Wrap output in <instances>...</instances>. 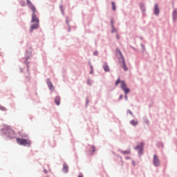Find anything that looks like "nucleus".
<instances>
[{
  "label": "nucleus",
  "instance_id": "obj_18",
  "mask_svg": "<svg viewBox=\"0 0 177 177\" xmlns=\"http://www.w3.org/2000/svg\"><path fill=\"white\" fill-rule=\"evenodd\" d=\"M120 82L121 83V80H120V78H119L116 80L115 85L117 86V85H118V84H120Z\"/></svg>",
  "mask_w": 177,
  "mask_h": 177
},
{
  "label": "nucleus",
  "instance_id": "obj_21",
  "mask_svg": "<svg viewBox=\"0 0 177 177\" xmlns=\"http://www.w3.org/2000/svg\"><path fill=\"white\" fill-rule=\"evenodd\" d=\"M91 149H92V151H93V153H95V147H93V146H92L91 147Z\"/></svg>",
  "mask_w": 177,
  "mask_h": 177
},
{
  "label": "nucleus",
  "instance_id": "obj_7",
  "mask_svg": "<svg viewBox=\"0 0 177 177\" xmlns=\"http://www.w3.org/2000/svg\"><path fill=\"white\" fill-rule=\"evenodd\" d=\"M103 68H104V71H106V73H109V71H110V67L109 66L107 63H105L103 65Z\"/></svg>",
  "mask_w": 177,
  "mask_h": 177
},
{
  "label": "nucleus",
  "instance_id": "obj_26",
  "mask_svg": "<svg viewBox=\"0 0 177 177\" xmlns=\"http://www.w3.org/2000/svg\"><path fill=\"white\" fill-rule=\"evenodd\" d=\"M128 111L132 115V111Z\"/></svg>",
  "mask_w": 177,
  "mask_h": 177
},
{
  "label": "nucleus",
  "instance_id": "obj_16",
  "mask_svg": "<svg viewBox=\"0 0 177 177\" xmlns=\"http://www.w3.org/2000/svg\"><path fill=\"white\" fill-rule=\"evenodd\" d=\"M111 5H112V9L113 10H115V3H114L113 1L111 2Z\"/></svg>",
  "mask_w": 177,
  "mask_h": 177
},
{
  "label": "nucleus",
  "instance_id": "obj_6",
  "mask_svg": "<svg viewBox=\"0 0 177 177\" xmlns=\"http://www.w3.org/2000/svg\"><path fill=\"white\" fill-rule=\"evenodd\" d=\"M7 136L10 138L11 139H13V138H16V133H15L12 130H8L7 133Z\"/></svg>",
  "mask_w": 177,
  "mask_h": 177
},
{
  "label": "nucleus",
  "instance_id": "obj_22",
  "mask_svg": "<svg viewBox=\"0 0 177 177\" xmlns=\"http://www.w3.org/2000/svg\"><path fill=\"white\" fill-rule=\"evenodd\" d=\"M78 177H84V175H83L82 173H80V174H79Z\"/></svg>",
  "mask_w": 177,
  "mask_h": 177
},
{
  "label": "nucleus",
  "instance_id": "obj_23",
  "mask_svg": "<svg viewBox=\"0 0 177 177\" xmlns=\"http://www.w3.org/2000/svg\"><path fill=\"white\" fill-rule=\"evenodd\" d=\"M132 165H133V167H135L136 165L135 161L132 160Z\"/></svg>",
  "mask_w": 177,
  "mask_h": 177
},
{
  "label": "nucleus",
  "instance_id": "obj_25",
  "mask_svg": "<svg viewBox=\"0 0 177 177\" xmlns=\"http://www.w3.org/2000/svg\"><path fill=\"white\" fill-rule=\"evenodd\" d=\"M116 37H117V39H120V35H117Z\"/></svg>",
  "mask_w": 177,
  "mask_h": 177
},
{
  "label": "nucleus",
  "instance_id": "obj_28",
  "mask_svg": "<svg viewBox=\"0 0 177 177\" xmlns=\"http://www.w3.org/2000/svg\"><path fill=\"white\" fill-rule=\"evenodd\" d=\"M126 99L127 98V95L125 96Z\"/></svg>",
  "mask_w": 177,
  "mask_h": 177
},
{
  "label": "nucleus",
  "instance_id": "obj_11",
  "mask_svg": "<svg viewBox=\"0 0 177 177\" xmlns=\"http://www.w3.org/2000/svg\"><path fill=\"white\" fill-rule=\"evenodd\" d=\"M63 171H64V172H65V174H67L68 172V166H67V165L64 164Z\"/></svg>",
  "mask_w": 177,
  "mask_h": 177
},
{
  "label": "nucleus",
  "instance_id": "obj_13",
  "mask_svg": "<svg viewBox=\"0 0 177 177\" xmlns=\"http://www.w3.org/2000/svg\"><path fill=\"white\" fill-rule=\"evenodd\" d=\"M130 124H131V125H133L134 127L135 126H136V125H138V121H135V120H131V122H130Z\"/></svg>",
  "mask_w": 177,
  "mask_h": 177
},
{
  "label": "nucleus",
  "instance_id": "obj_19",
  "mask_svg": "<svg viewBox=\"0 0 177 177\" xmlns=\"http://www.w3.org/2000/svg\"><path fill=\"white\" fill-rule=\"evenodd\" d=\"M93 55L94 56H97V55H99V53L97 51H94Z\"/></svg>",
  "mask_w": 177,
  "mask_h": 177
},
{
  "label": "nucleus",
  "instance_id": "obj_2",
  "mask_svg": "<svg viewBox=\"0 0 177 177\" xmlns=\"http://www.w3.org/2000/svg\"><path fill=\"white\" fill-rule=\"evenodd\" d=\"M115 55L118 59L120 64H121V67L124 71H128V67H127V64H125V58H124V56L122 55L121 50H120V48H117L115 50Z\"/></svg>",
  "mask_w": 177,
  "mask_h": 177
},
{
  "label": "nucleus",
  "instance_id": "obj_24",
  "mask_svg": "<svg viewBox=\"0 0 177 177\" xmlns=\"http://www.w3.org/2000/svg\"><path fill=\"white\" fill-rule=\"evenodd\" d=\"M44 172L45 174H48V170L44 169Z\"/></svg>",
  "mask_w": 177,
  "mask_h": 177
},
{
  "label": "nucleus",
  "instance_id": "obj_5",
  "mask_svg": "<svg viewBox=\"0 0 177 177\" xmlns=\"http://www.w3.org/2000/svg\"><path fill=\"white\" fill-rule=\"evenodd\" d=\"M153 164L155 167H160V159L157 155H153Z\"/></svg>",
  "mask_w": 177,
  "mask_h": 177
},
{
  "label": "nucleus",
  "instance_id": "obj_14",
  "mask_svg": "<svg viewBox=\"0 0 177 177\" xmlns=\"http://www.w3.org/2000/svg\"><path fill=\"white\" fill-rule=\"evenodd\" d=\"M120 153L122 154H131V151H120Z\"/></svg>",
  "mask_w": 177,
  "mask_h": 177
},
{
  "label": "nucleus",
  "instance_id": "obj_15",
  "mask_svg": "<svg viewBox=\"0 0 177 177\" xmlns=\"http://www.w3.org/2000/svg\"><path fill=\"white\" fill-rule=\"evenodd\" d=\"M176 16H177V12H176V10H174L173 12V19H176Z\"/></svg>",
  "mask_w": 177,
  "mask_h": 177
},
{
  "label": "nucleus",
  "instance_id": "obj_8",
  "mask_svg": "<svg viewBox=\"0 0 177 177\" xmlns=\"http://www.w3.org/2000/svg\"><path fill=\"white\" fill-rule=\"evenodd\" d=\"M48 86L49 87L50 91H55V87L53 86V84H52V82L50 81L47 82Z\"/></svg>",
  "mask_w": 177,
  "mask_h": 177
},
{
  "label": "nucleus",
  "instance_id": "obj_17",
  "mask_svg": "<svg viewBox=\"0 0 177 177\" xmlns=\"http://www.w3.org/2000/svg\"><path fill=\"white\" fill-rule=\"evenodd\" d=\"M0 110H1V111H6V109L5 108V106H2L0 105Z\"/></svg>",
  "mask_w": 177,
  "mask_h": 177
},
{
  "label": "nucleus",
  "instance_id": "obj_9",
  "mask_svg": "<svg viewBox=\"0 0 177 177\" xmlns=\"http://www.w3.org/2000/svg\"><path fill=\"white\" fill-rule=\"evenodd\" d=\"M143 142H141L139 145H138L136 147V150H139V151H142L143 150Z\"/></svg>",
  "mask_w": 177,
  "mask_h": 177
},
{
  "label": "nucleus",
  "instance_id": "obj_29",
  "mask_svg": "<svg viewBox=\"0 0 177 177\" xmlns=\"http://www.w3.org/2000/svg\"><path fill=\"white\" fill-rule=\"evenodd\" d=\"M46 177H49L48 176H46Z\"/></svg>",
  "mask_w": 177,
  "mask_h": 177
},
{
  "label": "nucleus",
  "instance_id": "obj_10",
  "mask_svg": "<svg viewBox=\"0 0 177 177\" xmlns=\"http://www.w3.org/2000/svg\"><path fill=\"white\" fill-rule=\"evenodd\" d=\"M158 13H160V9L158 8V5L155 4L154 15H158Z\"/></svg>",
  "mask_w": 177,
  "mask_h": 177
},
{
  "label": "nucleus",
  "instance_id": "obj_12",
  "mask_svg": "<svg viewBox=\"0 0 177 177\" xmlns=\"http://www.w3.org/2000/svg\"><path fill=\"white\" fill-rule=\"evenodd\" d=\"M55 103H56V105H57V106H59V104H60V97L57 96V97H55Z\"/></svg>",
  "mask_w": 177,
  "mask_h": 177
},
{
  "label": "nucleus",
  "instance_id": "obj_20",
  "mask_svg": "<svg viewBox=\"0 0 177 177\" xmlns=\"http://www.w3.org/2000/svg\"><path fill=\"white\" fill-rule=\"evenodd\" d=\"M91 74H93V66H91Z\"/></svg>",
  "mask_w": 177,
  "mask_h": 177
},
{
  "label": "nucleus",
  "instance_id": "obj_1",
  "mask_svg": "<svg viewBox=\"0 0 177 177\" xmlns=\"http://www.w3.org/2000/svg\"><path fill=\"white\" fill-rule=\"evenodd\" d=\"M26 2L28 8H30V9L32 12L31 23H35L31 26L30 32H32V30H37V28L39 27V19H38V17H37V15H35L37 12V8H35V6L33 5L30 0H26Z\"/></svg>",
  "mask_w": 177,
  "mask_h": 177
},
{
  "label": "nucleus",
  "instance_id": "obj_27",
  "mask_svg": "<svg viewBox=\"0 0 177 177\" xmlns=\"http://www.w3.org/2000/svg\"><path fill=\"white\" fill-rule=\"evenodd\" d=\"M129 158H126L127 160H128Z\"/></svg>",
  "mask_w": 177,
  "mask_h": 177
},
{
  "label": "nucleus",
  "instance_id": "obj_4",
  "mask_svg": "<svg viewBox=\"0 0 177 177\" xmlns=\"http://www.w3.org/2000/svg\"><path fill=\"white\" fill-rule=\"evenodd\" d=\"M120 84H121V88L122 91H124L125 95H127V93H129V88L127 87V84H125V82L121 81Z\"/></svg>",
  "mask_w": 177,
  "mask_h": 177
},
{
  "label": "nucleus",
  "instance_id": "obj_3",
  "mask_svg": "<svg viewBox=\"0 0 177 177\" xmlns=\"http://www.w3.org/2000/svg\"><path fill=\"white\" fill-rule=\"evenodd\" d=\"M16 140L18 145L21 146H30L31 145V141L28 139L17 138Z\"/></svg>",
  "mask_w": 177,
  "mask_h": 177
}]
</instances>
